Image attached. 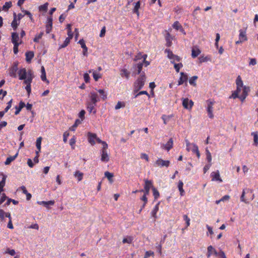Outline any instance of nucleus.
<instances>
[{
  "label": "nucleus",
  "mask_w": 258,
  "mask_h": 258,
  "mask_svg": "<svg viewBox=\"0 0 258 258\" xmlns=\"http://www.w3.org/2000/svg\"><path fill=\"white\" fill-rule=\"evenodd\" d=\"M43 34V32H41L39 34L36 35L33 39L34 42H38L39 40L42 38Z\"/></svg>",
  "instance_id": "de8ad7c7"
},
{
  "label": "nucleus",
  "mask_w": 258,
  "mask_h": 258,
  "mask_svg": "<svg viewBox=\"0 0 258 258\" xmlns=\"http://www.w3.org/2000/svg\"><path fill=\"white\" fill-rule=\"evenodd\" d=\"M159 203L157 204L154 207L153 209L152 210L151 212V215L154 218V221L156 220V219L157 218V213L159 211Z\"/></svg>",
  "instance_id": "aec40b11"
},
{
  "label": "nucleus",
  "mask_w": 258,
  "mask_h": 258,
  "mask_svg": "<svg viewBox=\"0 0 258 258\" xmlns=\"http://www.w3.org/2000/svg\"><path fill=\"white\" fill-rule=\"evenodd\" d=\"M198 79V76H194L191 77L189 80V83L191 85L196 86V80Z\"/></svg>",
  "instance_id": "e433bc0d"
},
{
  "label": "nucleus",
  "mask_w": 258,
  "mask_h": 258,
  "mask_svg": "<svg viewBox=\"0 0 258 258\" xmlns=\"http://www.w3.org/2000/svg\"><path fill=\"white\" fill-rule=\"evenodd\" d=\"M154 255V253L153 251L149 250L145 252L144 258H149L150 256H153Z\"/></svg>",
  "instance_id": "4d7b16f0"
},
{
  "label": "nucleus",
  "mask_w": 258,
  "mask_h": 258,
  "mask_svg": "<svg viewBox=\"0 0 258 258\" xmlns=\"http://www.w3.org/2000/svg\"><path fill=\"white\" fill-rule=\"evenodd\" d=\"M239 32V40L236 42V44L242 43V42L245 41L247 40L245 30L240 29Z\"/></svg>",
  "instance_id": "6e6552de"
},
{
  "label": "nucleus",
  "mask_w": 258,
  "mask_h": 258,
  "mask_svg": "<svg viewBox=\"0 0 258 258\" xmlns=\"http://www.w3.org/2000/svg\"><path fill=\"white\" fill-rule=\"evenodd\" d=\"M165 39L166 41V46L167 47H170L171 46L172 43V36L170 35L169 33H167L166 36H165Z\"/></svg>",
  "instance_id": "a878e982"
},
{
  "label": "nucleus",
  "mask_w": 258,
  "mask_h": 258,
  "mask_svg": "<svg viewBox=\"0 0 258 258\" xmlns=\"http://www.w3.org/2000/svg\"><path fill=\"white\" fill-rule=\"evenodd\" d=\"M253 190L249 188H246L245 189H243L242 191V193L241 194V196L240 197V200L242 202H243L245 203H247V202L246 201V199L245 198V194H249L251 195L250 199L251 200H252L254 198V194H252Z\"/></svg>",
  "instance_id": "39448f33"
},
{
  "label": "nucleus",
  "mask_w": 258,
  "mask_h": 258,
  "mask_svg": "<svg viewBox=\"0 0 258 258\" xmlns=\"http://www.w3.org/2000/svg\"><path fill=\"white\" fill-rule=\"evenodd\" d=\"M192 148L191 149V150L194 153H196L199 150L198 146L195 144H192Z\"/></svg>",
  "instance_id": "052dcab7"
},
{
  "label": "nucleus",
  "mask_w": 258,
  "mask_h": 258,
  "mask_svg": "<svg viewBox=\"0 0 258 258\" xmlns=\"http://www.w3.org/2000/svg\"><path fill=\"white\" fill-rule=\"evenodd\" d=\"M141 200H142L143 201H144V203L143 205L142 206L141 209H140V212H141V211L143 210V209L144 208L145 206H146V205L148 202V199H147L146 196L143 195L142 196V197L141 198Z\"/></svg>",
  "instance_id": "3c124183"
},
{
  "label": "nucleus",
  "mask_w": 258,
  "mask_h": 258,
  "mask_svg": "<svg viewBox=\"0 0 258 258\" xmlns=\"http://www.w3.org/2000/svg\"><path fill=\"white\" fill-rule=\"evenodd\" d=\"M7 199V197L6 196L5 194H3L2 196L0 199V205L2 204Z\"/></svg>",
  "instance_id": "e2e57ef3"
},
{
  "label": "nucleus",
  "mask_w": 258,
  "mask_h": 258,
  "mask_svg": "<svg viewBox=\"0 0 258 258\" xmlns=\"http://www.w3.org/2000/svg\"><path fill=\"white\" fill-rule=\"evenodd\" d=\"M249 91V87L244 86L243 88H242V92L241 94L245 95V96L247 97V96L248 95V92Z\"/></svg>",
  "instance_id": "5fc2aeb1"
},
{
  "label": "nucleus",
  "mask_w": 258,
  "mask_h": 258,
  "mask_svg": "<svg viewBox=\"0 0 258 258\" xmlns=\"http://www.w3.org/2000/svg\"><path fill=\"white\" fill-rule=\"evenodd\" d=\"M96 104L88 102L87 103V110L90 112H93L94 114H95L96 112V110L95 109V107L96 106Z\"/></svg>",
  "instance_id": "412c9836"
},
{
  "label": "nucleus",
  "mask_w": 258,
  "mask_h": 258,
  "mask_svg": "<svg viewBox=\"0 0 258 258\" xmlns=\"http://www.w3.org/2000/svg\"><path fill=\"white\" fill-rule=\"evenodd\" d=\"M98 92L101 95V98L102 100H105L107 98V94L105 92L104 90L99 89L98 90Z\"/></svg>",
  "instance_id": "79ce46f5"
},
{
  "label": "nucleus",
  "mask_w": 258,
  "mask_h": 258,
  "mask_svg": "<svg viewBox=\"0 0 258 258\" xmlns=\"http://www.w3.org/2000/svg\"><path fill=\"white\" fill-rule=\"evenodd\" d=\"M105 176L107 178L110 182H112V177H113V174L112 173L106 171L105 172Z\"/></svg>",
  "instance_id": "49530a36"
},
{
  "label": "nucleus",
  "mask_w": 258,
  "mask_h": 258,
  "mask_svg": "<svg viewBox=\"0 0 258 258\" xmlns=\"http://www.w3.org/2000/svg\"><path fill=\"white\" fill-rule=\"evenodd\" d=\"M42 139V137H40L38 138L36 140V146L37 150L36 151V152H38L39 153L41 151V145Z\"/></svg>",
  "instance_id": "2f4dec72"
},
{
  "label": "nucleus",
  "mask_w": 258,
  "mask_h": 258,
  "mask_svg": "<svg viewBox=\"0 0 258 258\" xmlns=\"http://www.w3.org/2000/svg\"><path fill=\"white\" fill-rule=\"evenodd\" d=\"M185 141L186 143V150L189 152L191 150L190 146H192V144H191L187 140H185Z\"/></svg>",
  "instance_id": "0e129e2a"
},
{
  "label": "nucleus",
  "mask_w": 258,
  "mask_h": 258,
  "mask_svg": "<svg viewBox=\"0 0 258 258\" xmlns=\"http://www.w3.org/2000/svg\"><path fill=\"white\" fill-rule=\"evenodd\" d=\"M146 79V78L145 76V74L144 72H143L140 75V76L134 83V92L135 93L137 92L143 87V86L145 85Z\"/></svg>",
  "instance_id": "f03ea898"
},
{
  "label": "nucleus",
  "mask_w": 258,
  "mask_h": 258,
  "mask_svg": "<svg viewBox=\"0 0 258 258\" xmlns=\"http://www.w3.org/2000/svg\"><path fill=\"white\" fill-rule=\"evenodd\" d=\"M170 165V161L169 160H164L161 158H158L155 162V166L163 167H168Z\"/></svg>",
  "instance_id": "423d86ee"
},
{
  "label": "nucleus",
  "mask_w": 258,
  "mask_h": 258,
  "mask_svg": "<svg viewBox=\"0 0 258 258\" xmlns=\"http://www.w3.org/2000/svg\"><path fill=\"white\" fill-rule=\"evenodd\" d=\"M105 32H106V28L105 26H104L101 30V32H100V37H103L105 35Z\"/></svg>",
  "instance_id": "774afa93"
},
{
  "label": "nucleus",
  "mask_w": 258,
  "mask_h": 258,
  "mask_svg": "<svg viewBox=\"0 0 258 258\" xmlns=\"http://www.w3.org/2000/svg\"><path fill=\"white\" fill-rule=\"evenodd\" d=\"M172 27L175 30H179L181 28L182 26L178 21H176L174 22V23L172 25Z\"/></svg>",
  "instance_id": "c03bdc74"
},
{
  "label": "nucleus",
  "mask_w": 258,
  "mask_h": 258,
  "mask_svg": "<svg viewBox=\"0 0 258 258\" xmlns=\"http://www.w3.org/2000/svg\"><path fill=\"white\" fill-rule=\"evenodd\" d=\"M183 217L184 220L186 222V227H187L190 225V220L189 218L186 215H184Z\"/></svg>",
  "instance_id": "13d9d810"
},
{
  "label": "nucleus",
  "mask_w": 258,
  "mask_h": 258,
  "mask_svg": "<svg viewBox=\"0 0 258 258\" xmlns=\"http://www.w3.org/2000/svg\"><path fill=\"white\" fill-rule=\"evenodd\" d=\"M19 35L17 32H13L12 33V42L13 44H20L21 42H19Z\"/></svg>",
  "instance_id": "a211bd4d"
},
{
  "label": "nucleus",
  "mask_w": 258,
  "mask_h": 258,
  "mask_svg": "<svg viewBox=\"0 0 258 258\" xmlns=\"http://www.w3.org/2000/svg\"><path fill=\"white\" fill-rule=\"evenodd\" d=\"M140 6L141 3L140 1H138V2L135 3L134 8L133 10V13L137 14L138 16H139V10L140 8Z\"/></svg>",
  "instance_id": "c756f323"
},
{
  "label": "nucleus",
  "mask_w": 258,
  "mask_h": 258,
  "mask_svg": "<svg viewBox=\"0 0 258 258\" xmlns=\"http://www.w3.org/2000/svg\"><path fill=\"white\" fill-rule=\"evenodd\" d=\"M18 155V153H17L15 155L13 156H10L8 157L5 162V165H9L12 161L15 160Z\"/></svg>",
  "instance_id": "c85d7f7f"
},
{
  "label": "nucleus",
  "mask_w": 258,
  "mask_h": 258,
  "mask_svg": "<svg viewBox=\"0 0 258 258\" xmlns=\"http://www.w3.org/2000/svg\"><path fill=\"white\" fill-rule=\"evenodd\" d=\"M19 79L20 80H24L23 84L26 86L25 87L28 95L29 96L31 93V83L34 78V73L32 70L27 71L25 68L20 69L18 72Z\"/></svg>",
  "instance_id": "f257e3e1"
},
{
  "label": "nucleus",
  "mask_w": 258,
  "mask_h": 258,
  "mask_svg": "<svg viewBox=\"0 0 258 258\" xmlns=\"http://www.w3.org/2000/svg\"><path fill=\"white\" fill-rule=\"evenodd\" d=\"M173 146V140L172 138H170L168 141L165 144H162L161 146V148L162 149L166 150L167 151H169L172 148Z\"/></svg>",
  "instance_id": "9d476101"
},
{
  "label": "nucleus",
  "mask_w": 258,
  "mask_h": 258,
  "mask_svg": "<svg viewBox=\"0 0 258 258\" xmlns=\"http://www.w3.org/2000/svg\"><path fill=\"white\" fill-rule=\"evenodd\" d=\"M180 77L178 81V85H182L183 83H185V85H187V82L188 80V76L186 73L183 72H181L180 73Z\"/></svg>",
  "instance_id": "1a4fd4ad"
},
{
  "label": "nucleus",
  "mask_w": 258,
  "mask_h": 258,
  "mask_svg": "<svg viewBox=\"0 0 258 258\" xmlns=\"http://www.w3.org/2000/svg\"><path fill=\"white\" fill-rule=\"evenodd\" d=\"M182 105L183 107L188 110H191L193 105L194 102L188 98H182Z\"/></svg>",
  "instance_id": "0eeeda50"
},
{
  "label": "nucleus",
  "mask_w": 258,
  "mask_h": 258,
  "mask_svg": "<svg viewBox=\"0 0 258 258\" xmlns=\"http://www.w3.org/2000/svg\"><path fill=\"white\" fill-rule=\"evenodd\" d=\"M218 253L216 249L214 248L212 245H210L207 248V257H210L212 254H214L216 256L218 255Z\"/></svg>",
  "instance_id": "f8f14e48"
},
{
  "label": "nucleus",
  "mask_w": 258,
  "mask_h": 258,
  "mask_svg": "<svg viewBox=\"0 0 258 258\" xmlns=\"http://www.w3.org/2000/svg\"><path fill=\"white\" fill-rule=\"evenodd\" d=\"M236 84L237 87H243V81L240 76H238L236 80Z\"/></svg>",
  "instance_id": "a19ab883"
},
{
  "label": "nucleus",
  "mask_w": 258,
  "mask_h": 258,
  "mask_svg": "<svg viewBox=\"0 0 258 258\" xmlns=\"http://www.w3.org/2000/svg\"><path fill=\"white\" fill-rule=\"evenodd\" d=\"M125 103L124 102L118 101L115 106V109L118 110L121 108L124 107Z\"/></svg>",
  "instance_id": "ea45409f"
},
{
  "label": "nucleus",
  "mask_w": 258,
  "mask_h": 258,
  "mask_svg": "<svg viewBox=\"0 0 258 258\" xmlns=\"http://www.w3.org/2000/svg\"><path fill=\"white\" fill-rule=\"evenodd\" d=\"M133 240V238L132 236H128L126 238H124L122 240V242L123 243H128L131 244Z\"/></svg>",
  "instance_id": "09e8293b"
},
{
  "label": "nucleus",
  "mask_w": 258,
  "mask_h": 258,
  "mask_svg": "<svg viewBox=\"0 0 258 258\" xmlns=\"http://www.w3.org/2000/svg\"><path fill=\"white\" fill-rule=\"evenodd\" d=\"M84 174L80 171H76L74 173V176L77 178L78 181L82 180Z\"/></svg>",
  "instance_id": "473e14b6"
},
{
  "label": "nucleus",
  "mask_w": 258,
  "mask_h": 258,
  "mask_svg": "<svg viewBox=\"0 0 258 258\" xmlns=\"http://www.w3.org/2000/svg\"><path fill=\"white\" fill-rule=\"evenodd\" d=\"M183 183L181 180H179L178 183V188L180 192V195L183 196L184 195V190L183 189Z\"/></svg>",
  "instance_id": "7c9ffc66"
},
{
  "label": "nucleus",
  "mask_w": 258,
  "mask_h": 258,
  "mask_svg": "<svg viewBox=\"0 0 258 258\" xmlns=\"http://www.w3.org/2000/svg\"><path fill=\"white\" fill-rule=\"evenodd\" d=\"M172 63H174V68L176 72L178 73L179 72V70L181 68L183 67V64L182 63H175L174 61H171Z\"/></svg>",
  "instance_id": "c9c22d12"
},
{
  "label": "nucleus",
  "mask_w": 258,
  "mask_h": 258,
  "mask_svg": "<svg viewBox=\"0 0 258 258\" xmlns=\"http://www.w3.org/2000/svg\"><path fill=\"white\" fill-rule=\"evenodd\" d=\"M35 153H36V156L33 159V161H34V162L36 164V163H38L39 162V152H35Z\"/></svg>",
  "instance_id": "338daca9"
},
{
  "label": "nucleus",
  "mask_w": 258,
  "mask_h": 258,
  "mask_svg": "<svg viewBox=\"0 0 258 258\" xmlns=\"http://www.w3.org/2000/svg\"><path fill=\"white\" fill-rule=\"evenodd\" d=\"M211 177L212 181H218L219 182H222V179L220 178V173L218 170L215 172H212L211 173Z\"/></svg>",
  "instance_id": "4468645a"
},
{
  "label": "nucleus",
  "mask_w": 258,
  "mask_h": 258,
  "mask_svg": "<svg viewBox=\"0 0 258 258\" xmlns=\"http://www.w3.org/2000/svg\"><path fill=\"white\" fill-rule=\"evenodd\" d=\"M12 102L13 99H12L7 103V106L4 109L5 112H7L12 107Z\"/></svg>",
  "instance_id": "6e6d98bb"
},
{
  "label": "nucleus",
  "mask_w": 258,
  "mask_h": 258,
  "mask_svg": "<svg viewBox=\"0 0 258 258\" xmlns=\"http://www.w3.org/2000/svg\"><path fill=\"white\" fill-rule=\"evenodd\" d=\"M12 2H8L5 3L4 5L3 6V10L5 11H8L11 7H12Z\"/></svg>",
  "instance_id": "4c0bfd02"
},
{
  "label": "nucleus",
  "mask_w": 258,
  "mask_h": 258,
  "mask_svg": "<svg viewBox=\"0 0 258 258\" xmlns=\"http://www.w3.org/2000/svg\"><path fill=\"white\" fill-rule=\"evenodd\" d=\"M25 106V103L23 101H20L19 104V106H16L15 107L16 111L15 112V115L18 114L21 111V109Z\"/></svg>",
  "instance_id": "5701e85b"
},
{
  "label": "nucleus",
  "mask_w": 258,
  "mask_h": 258,
  "mask_svg": "<svg viewBox=\"0 0 258 258\" xmlns=\"http://www.w3.org/2000/svg\"><path fill=\"white\" fill-rule=\"evenodd\" d=\"M143 62H139L138 63L134 64L133 68L134 70H137V72L136 73L135 72H134L133 73V75H136L141 74L143 68Z\"/></svg>",
  "instance_id": "2eb2a0df"
},
{
  "label": "nucleus",
  "mask_w": 258,
  "mask_h": 258,
  "mask_svg": "<svg viewBox=\"0 0 258 258\" xmlns=\"http://www.w3.org/2000/svg\"><path fill=\"white\" fill-rule=\"evenodd\" d=\"M52 27V17H49L47 18V24L46 25V33H49L51 31Z\"/></svg>",
  "instance_id": "dca6fc26"
},
{
  "label": "nucleus",
  "mask_w": 258,
  "mask_h": 258,
  "mask_svg": "<svg viewBox=\"0 0 258 258\" xmlns=\"http://www.w3.org/2000/svg\"><path fill=\"white\" fill-rule=\"evenodd\" d=\"M69 136V133L68 132H65L63 134V141L64 143L67 142L68 138Z\"/></svg>",
  "instance_id": "680f3d73"
},
{
  "label": "nucleus",
  "mask_w": 258,
  "mask_h": 258,
  "mask_svg": "<svg viewBox=\"0 0 258 258\" xmlns=\"http://www.w3.org/2000/svg\"><path fill=\"white\" fill-rule=\"evenodd\" d=\"M165 52L167 54V57L169 59H173L174 58V54L173 53V52L170 49H166L165 50Z\"/></svg>",
  "instance_id": "a18cd8bd"
},
{
  "label": "nucleus",
  "mask_w": 258,
  "mask_h": 258,
  "mask_svg": "<svg viewBox=\"0 0 258 258\" xmlns=\"http://www.w3.org/2000/svg\"><path fill=\"white\" fill-rule=\"evenodd\" d=\"M19 23L17 22V15L15 13H14V20L11 23V26L14 30H16L19 25Z\"/></svg>",
  "instance_id": "bb28decb"
},
{
  "label": "nucleus",
  "mask_w": 258,
  "mask_h": 258,
  "mask_svg": "<svg viewBox=\"0 0 258 258\" xmlns=\"http://www.w3.org/2000/svg\"><path fill=\"white\" fill-rule=\"evenodd\" d=\"M200 63H203L209 60L210 59L208 56H201L199 57Z\"/></svg>",
  "instance_id": "8fccbe9b"
},
{
  "label": "nucleus",
  "mask_w": 258,
  "mask_h": 258,
  "mask_svg": "<svg viewBox=\"0 0 258 258\" xmlns=\"http://www.w3.org/2000/svg\"><path fill=\"white\" fill-rule=\"evenodd\" d=\"M38 204L39 205H42L44 206L45 207H47L48 205H53L54 204V201H49L47 202L45 201H40L37 202Z\"/></svg>",
  "instance_id": "72a5a7b5"
},
{
  "label": "nucleus",
  "mask_w": 258,
  "mask_h": 258,
  "mask_svg": "<svg viewBox=\"0 0 258 258\" xmlns=\"http://www.w3.org/2000/svg\"><path fill=\"white\" fill-rule=\"evenodd\" d=\"M145 185H144V189H149L150 190L151 188H152L153 187V182L152 180H149L148 179H145Z\"/></svg>",
  "instance_id": "393cba45"
},
{
  "label": "nucleus",
  "mask_w": 258,
  "mask_h": 258,
  "mask_svg": "<svg viewBox=\"0 0 258 258\" xmlns=\"http://www.w3.org/2000/svg\"><path fill=\"white\" fill-rule=\"evenodd\" d=\"M207 102L206 110L208 112V115L209 118L212 119L214 118L213 114V105L215 103L214 101H212L211 100H208Z\"/></svg>",
  "instance_id": "20e7f679"
},
{
  "label": "nucleus",
  "mask_w": 258,
  "mask_h": 258,
  "mask_svg": "<svg viewBox=\"0 0 258 258\" xmlns=\"http://www.w3.org/2000/svg\"><path fill=\"white\" fill-rule=\"evenodd\" d=\"M172 115H163L161 117V118L163 120V123L164 124H166L167 123V122L168 120L172 117Z\"/></svg>",
  "instance_id": "58836bf2"
},
{
  "label": "nucleus",
  "mask_w": 258,
  "mask_h": 258,
  "mask_svg": "<svg viewBox=\"0 0 258 258\" xmlns=\"http://www.w3.org/2000/svg\"><path fill=\"white\" fill-rule=\"evenodd\" d=\"M201 51L199 48L197 47H194L191 50V56L193 58H196L201 53Z\"/></svg>",
  "instance_id": "b1692460"
},
{
  "label": "nucleus",
  "mask_w": 258,
  "mask_h": 258,
  "mask_svg": "<svg viewBox=\"0 0 258 258\" xmlns=\"http://www.w3.org/2000/svg\"><path fill=\"white\" fill-rule=\"evenodd\" d=\"M26 60L27 62H30L31 59L33 58L34 54L32 51H28L25 53Z\"/></svg>",
  "instance_id": "cd10ccee"
},
{
  "label": "nucleus",
  "mask_w": 258,
  "mask_h": 258,
  "mask_svg": "<svg viewBox=\"0 0 258 258\" xmlns=\"http://www.w3.org/2000/svg\"><path fill=\"white\" fill-rule=\"evenodd\" d=\"M18 71V63L15 62L13 66L10 69L9 74L11 77L16 78V73Z\"/></svg>",
  "instance_id": "ddd939ff"
},
{
  "label": "nucleus",
  "mask_w": 258,
  "mask_h": 258,
  "mask_svg": "<svg viewBox=\"0 0 258 258\" xmlns=\"http://www.w3.org/2000/svg\"><path fill=\"white\" fill-rule=\"evenodd\" d=\"M93 77L94 79L97 81L99 79L101 78V76L99 73H97L95 71L93 72Z\"/></svg>",
  "instance_id": "864d4df0"
},
{
  "label": "nucleus",
  "mask_w": 258,
  "mask_h": 258,
  "mask_svg": "<svg viewBox=\"0 0 258 258\" xmlns=\"http://www.w3.org/2000/svg\"><path fill=\"white\" fill-rule=\"evenodd\" d=\"M144 94H145V95L149 96L148 93L146 91H142L139 92L137 94H136L135 95L134 97L136 98L138 97L139 96L141 95H144Z\"/></svg>",
  "instance_id": "bf43d9fd"
},
{
  "label": "nucleus",
  "mask_w": 258,
  "mask_h": 258,
  "mask_svg": "<svg viewBox=\"0 0 258 258\" xmlns=\"http://www.w3.org/2000/svg\"><path fill=\"white\" fill-rule=\"evenodd\" d=\"M120 75L122 78H125L126 80H128L130 78V72L125 69L120 70Z\"/></svg>",
  "instance_id": "6ab92c4d"
},
{
  "label": "nucleus",
  "mask_w": 258,
  "mask_h": 258,
  "mask_svg": "<svg viewBox=\"0 0 258 258\" xmlns=\"http://www.w3.org/2000/svg\"><path fill=\"white\" fill-rule=\"evenodd\" d=\"M253 137V145L255 146H258V134L257 132H252L251 134Z\"/></svg>",
  "instance_id": "f704fd0d"
},
{
  "label": "nucleus",
  "mask_w": 258,
  "mask_h": 258,
  "mask_svg": "<svg viewBox=\"0 0 258 258\" xmlns=\"http://www.w3.org/2000/svg\"><path fill=\"white\" fill-rule=\"evenodd\" d=\"M152 190H153V196L154 197V199L155 200L158 199L159 196H160L159 192L154 187H152Z\"/></svg>",
  "instance_id": "37998d69"
},
{
  "label": "nucleus",
  "mask_w": 258,
  "mask_h": 258,
  "mask_svg": "<svg viewBox=\"0 0 258 258\" xmlns=\"http://www.w3.org/2000/svg\"><path fill=\"white\" fill-rule=\"evenodd\" d=\"M87 138L89 143L92 146L95 144V140L97 139V135L95 133L88 132Z\"/></svg>",
  "instance_id": "9b49d317"
},
{
  "label": "nucleus",
  "mask_w": 258,
  "mask_h": 258,
  "mask_svg": "<svg viewBox=\"0 0 258 258\" xmlns=\"http://www.w3.org/2000/svg\"><path fill=\"white\" fill-rule=\"evenodd\" d=\"M71 39H69V38H66L65 40L64 41L63 44H62L60 46V48H64L66 47V46H67L68 45V44L70 43V40Z\"/></svg>",
  "instance_id": "603ef678"
},
{
  "label": "nucleus",
  "mask_w": 258,
  "mask_h": 258,
  "mask_svg": "<svg viewBox=\"0 0 258 258\" xmlns=\"http://www.w3.org/2000/svg\"><path fill=\"white\" fill-rule=\"evenodd\" d=\"M90 98L91 99V102H90L95 104H96L97 102L99 101L97 94L94 92H91L90 93Z\"/></svg>",
  "instance_id": "f3484780"
},
{
  "label": "nucleus",
  "mask_w": 258,
  "mask_h": 258,
  "mask_svg": "<svg viewBox=\"0 0 258 258\" xmlns=\"http://www.w3.org/2000/svg\"><path fill=\"white\" fill-rule=\"evenodd\" d=\"M41 79L42 81L46 82L47 84L49 83V82L47 80L46 76V72L45 70V68L43 66H42L41 68Z\"/></svg>",
  "instance_id": "4be33fe9"
},
{
  "label": "nucleus",
  "mask_w": 258,
  "mask_h": 258,
  "mask_svg": "<svg viewBox=\"0 0 258 258\" xmlns=\"http://www.w3.org/2000/svg\"><path fill=\"white\" fill-rule=\"evenodd\" d=\"M108 145L105 144L104 147H102L100 153H101V160L104 162H107L109 160V157L107 153Z\"/></svg>",
  "instance_id": "7ed1b4c3"
},
{
  "label": "nucleus",
  "mask_w": 258,
  "mask_h": 258,
  "mask_svg": "<svg viewBox=\"0 0 258 258\" xmlns=\"http://www.w3.org/2000/svg\"><path fill=\"white\" fill-rule=\"evenodd\" d=\"M142 58V55L141 53H138L134 58V60L135 61H137L138 60L141 59Z\"/></svg>",
  "instance_id": "69168bd1"
}]
</instances>
